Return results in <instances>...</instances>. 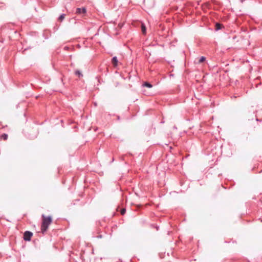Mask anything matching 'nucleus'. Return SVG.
Listing matches in <instances>:
<instances>
[{
  "label": "nucleus",
  "mask_w": 262,
  "mask_h": 262,
  "mask_svg": "<svg viewBox=\"0 0 262 262\" xmlns=\"http://www.w3.org/2000/svg\"><path fill=\"white\" fill-rule=\"evenodd\" d=\"M52 222V219L51 216H46L44 214L42 215V223L40 229L42 233H44L47 230Z\"/></svg>",
  "instance_id": "obj_1"
},
{
  "label": "nucleus",
  "mask_w": 262,
  "mask_h": 262,
  "mask_svg": "<svg viewBox=\"0 0 262 262\" xmlns=\"http://www.w3.org/2000/svg\"><path fill=\"white\" fill-rule=\"evenodd\" d=\"M33 234L32 232L30 231H26L24 233V239L25 241H29L31 239V237L32 236Z\"/></svg>",
  "instance_id": "obj_2"
},
{
  "label": "nucleus",
  "mask_w": 262,
  "mask_h": 262,
  "mask_svg": "<svg viewBox=\"0 0 262 262\" xmlns=\"http://www.w3.org/2000/svg\"><path fill=\"white\" fill-rule=\"evenodd\" d=\"M86 12L85 8H78L76 9V13L77 14H85Z\"/></svg>",
  "instance_id": "obj_3"
},
{
  "label": "nucleus",
  "mask_w": 262,
  "mask_h": 262,
  "mask_svg": "<svg viewBox=\"0 0 262 262\" xmlns=\"http://www.w3.org/2000/svg\"><path fill=\"white\" fill-rule=\"evenodd\" d=\"M112 63L114 67H117L118 65V60L116 56H114L112 59Z\"/></svg>",
  "instance_id": "obj_4"
},
{
  "label": "nucleus",
  "mask_w": 262,
  "mask_h": 262,
  "mask_svg": "<svg viewBox=\"0 0 262 262\" xmlns=\"http://www.w3.org/2000/svg\"><path fill=\"white\" fill-rule=\"evenodd\" d=\"M141 30L142 32V33L145 34L146 32V28L145 25L144 24H142L141 25Z\"/></svg>",
  "instance_id": "obj_5"
},
{
  "label": "nucleus",
  "mask_w": 262,
  "mask_h": 262,
  "mask_svg": "<svg viewBox=\"0 0 262 262\" xmlns=\"http://www.w3.org/2000/svg\"><path fill=\"white\" fill-rule=\"evenodd\" d=\"M142 87L143 88H152V85L150 83H143L142 84Z\"/></svg>",
  "instance_id": "obj_6"
},
{
  "label": "nucleus",
  "mask_w": 262,
  "mask_h": 262,
  "mask_svg": "<svg viewBox=\"0 0 262 262\" xmlns=\"http://www.w3.org/2000/svg\"><path fill=\"white\" fill-rule=\"evenodd\" d=\"M75 74L76 75L78 76L79 77H82L83 76V75L81 73V72L79 71V70H76L75 72Z\"/></svg>",
  "instance_id": "obj_7"
},
{
  "label": "nucleus",
  "mask_w": 262,
  "mask_h": 262,
  "mask_svg": "<svg viewBox=\"0 0 262 262\" xmlns=\"http://www.w3.org/2000/svg\"><path fill=\"white\" fill-rule=\"evenodd\" d=\"M222 28V25L219 23H216L215 25V29L216 30H219Z\"/></svg>",
  "instance_id": "obj_8"
},
{
  "label": "nucleus",
  "mask_w": 262,
  "mask_h": 262,
  "mask_svg": "<svg viewBox=\"0 0 262 262\" xmlns=\"http://www.w3.org/2000/svg\"><path fill=\"white\" fill-rule=\"evenodd\" d=\"M1 139L6 140L8 139V135L6 134H4L1 136Z\"/></svg>",
  "instance_id": "obj_9"
},
{
  "label": "nucleus",
  "mask_w": 262,
  "mask_h": 262,
  "mask_svg": "<svg viewBox=\"0 0 262 262\" xmlns=\"http://www.w3.org/2000/svg\"><path fill=\"white\" fill-rule=\"evenodd\" d=\"M65 16L66 15L64 14H62L61 15H60V16L58 18V20L60 21H62L64 19Z\"/></svg>",
  "instance_id": "obj_10"
},
{
  "label": "nucleus",
  "mask_w": 262,
  "mask_h": 262,
  "mask_svg": "<svg viewBox=\"0 0 262 262\" xmlns=\"http://www.w3.org/2000/svg\"><path fill=\"white\" fill-rule=\"evenodd\" d=\"M205 60H206V58H205V57H204V56H202V57L200 58V59H199V63H202V62H203L205 61Z\"/></svg>",
  "instance_id": "obj_11"
},
{
  "label": "nucleus",
  "mask_w": 262,
  "mask_h": 262,
  "mask_svg": "<svg viewBox=\"0 0 262 262\" xmlns=\"http://www.w3.org/2000/svg\"><path fill=\"white\" fill-rule=\"evenodd\" d=\"M125 211H126L125 209H124V208L122 209L121 210V214L122 215L124 214V213H125Z\"/></svg>",
  "instance_id": "obj_12"
},
{
  "label": "nucleus",
  "mask_w": 262,
  "mask_h": 262,
  "mask_svg": "<svg viewBox=\"0 0 262 262\" xmlns=\"http://www.w3.org/2000/svg\"><path fill=\"white\" fill-rule=\"evenodd\" d=\"M173 76V74H170V75H169V76Z\"/></svg>",
  "instance_id": "obj_13"
}]
</instances>
